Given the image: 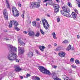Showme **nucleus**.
I'll return each mask as SVG.
<instances>
[{
	"instance_id": "nucleus-22",
	"label": "nucleus",
	"mask_w": 80,
	"mask_h": 80,
	"mask_svg": "<svg viewBox=\"0 0 80 80\" xmlns=\"http://www.w3.org/2000/svg\"><path fill=\"white\" fill-rule=\"evenodd\" d=\"M6 3L7 5V7L8 8H10V4H9V2H8V0H6Z\"/></svg>"
},
{
	"instance_id": "nucleus-3",
	"label": "nucleus",
	"mask_w": 80,
	"mask_h": 80,
	"mask_svg": "<svg viewBox=\"0 0 80 80\" xmlns=\"http://www.w3.org/2000/svg\"><path fill=\"white\" fill-rule=\"evenodd\" d=\"M42 22L43 24V27L46 30H47L49 27V25L48 23L47 22V21L45 19H43L42 20Z\"/></svg>"
},
{
	"instance_id": "nucleus-39",
	"label": "nucleus",
	"mask_w": 80,
	"mask_h": 80,
	"mask_svg": "<svg viewBox=\"0 0 80 80\" xmlns=\"http://www.w3.org/2000/svg\"><path fill=\"white\" fill-rule=\"evenodd\" d=\"M57 21L58 22H60V19L59 18H58L57 19Z\"/></svg>"
},
{
	"instance_id": "nucleus-31",
	"label": "nucleus",
	"mask_w": 80,
	"mask_h": 80,
	"mask_svg": "<svg viewBox=\"0 0 80 80\" xmlns=\"http://www.w3.org/2000/svg\"><path fill=\"white\" fill-rule=\"evenodd\" d=\"M70 61L71 62H73L75 61V59L73 58H72L70 59Z\"/></svg>"
},
{
	"instance_id": "nucleus-63",
	"label": "nucleus",
	"mask_w": 80,
	"mask_h": 80,
	"mask_svg": "<svg viewBox=\"0 0 80 80\" xmlns=\"http://www.w3.org/2000/svg\"><path fill=\"white\" fill-rule=\"evenodd\" d=\"M79 64H80V62H79Z\"/></svg>"
},
{
	"instance_id": "nucleus-29",
	"label": "nucleus",
	"mask_w": 80,
	"mask_h": 80,
	"mask_svg": "<svg viewBox=\"0 0 80 80\" xmlns=\"http://www.w3.org/2000/svg\"><path fill=\"white\" fill-rule=\"evenodd\" d=\"M74 11L76 13H77V14H78V10L76 9H74Z\"/></svg>"
},
{
	"instance_id": "nucleus-33",
	"label": "nucleus",
	"mask_w": 80,
	"mask_h": 80,
	"mask_svg": "<svg viewBox=\"0 0 80 80\" xmlns=\"http://www.w3.org/2000/svg\"><path fill=\"white\" fill-rule=\"evenodd\" d=\"M40 32H41V33H42V35H44V34H45V33L42 30L40 29Z\"/></svg>"
},
{
	"instance_id": "nucleus-26",
	"label": "nucleus",
	"mask_w": 80,
	"mask_h": 80,
	"mask_svg": "<svg viewBox=\"0 0 80 80\" xmlns=\"http://www.w3.org/2000/svg\"><path fill=\"white\" fill-rule=\"evenodd\" d=\"M55 8H58H58H60V6H59V5H58V4H56L55 5Z\"/></svg>"
},
{
	"instance_id": "nucleus-16",
	"label": "nucleus",
	"mask_w": 80,
	"mask_h": 80,
	"mask_svg": "<svg viewBox=\"0 0 80 80\" xmlns=\"http://www.w3.org/2000/svg\"><path fill=\"white\" fill-rule=\"evenodd\" d=\"M52 78L54 80H55L58 78L57 77L55 76V72H53L52 74Z\"/></svg>"
},
{
	"instance_id": "nucleus-12",
	"label": "nucleus",
	"mask_w": 80,
	"mask_h": 80,
	"mask_svg": "<svg viewBox=\"0 0 80 80\" xmlns=\"http://www.w3.org/2000/svg\"><path fill=\"white\" fill-rule=\"evenodd\" d=\"M40 7V2H35L34 7L35 8H39Z\"/></svg>"
},
{
	"instance_id": "nucleus-47",
	"label": "nucleus",
	"mask_w": 80,
	"mask_h": 80,
	"mask_svg": "<svg viewBox=\"0 0 80 80\" xmlns=\"http://www.w3.org/2000/svg\"><path fill=\"white\" fill-rule=\"evenodd\" d=\"M71 50H74V48L73 47H72L71 48Z\"/></svg>"
},
{
	"instance_id": "nucleus-4",
	"label": "nucleus",
	"mask_w": 80,
	"mask_h": 80,
	"mask_svg": "<svg viewBox=\"0 0 80 80\" xmlns=\"http://www.w3.org/2000/svg\"><path fill=\"white\" fill-rule=\"evenodd\" d=\"M69 12H70V11L65 12L64 11H61V13L64 16H66V17H67L69 18L71 16L70 14L69 13Z\"/></svg>"
},
{
	"instance_id": "nucleus-55",
	"label": "nucleus",
	"mask_w": 80,
	"mask_h": 80,
	"mask_svg": "<svg viewBox=\"0 0 80 80\" xmlns=\"http://www.w3.org/2000/svg\"><path fill=\"white\" fill-rule=\"evenodd\" d=\"M52 67H53L54 68H57V67L56 66H52Z\"/></svg>"
},
{
	"instance_id": "nucleus-52",
	"label": "nucleus",
	"mask_w": 80,
	"mask_h": 80,
	"mask_svg": "<svg viewBox=\"0 0 80 80\" xmlns=\"http://www.w3.org/2000/svg\"><path fill=\"white\" fill-rule=\"evenodd\" d=\"M48 47L49 48H51V47H52V46L50 45H48Z\"/></svg>"
},
{
	"instance_id": "nucleus-7",
	"label": "nucleus",
	"mask_w": 80,
	"mask_h": 80,
	"mask_svg": "<svg viewBox=\"0 0 80 80\" xmlns=\"http://www.w3.org/2000/svg\"><path fill=\"white\" fill-rule=\"evenodd\" d=\"M62 8L63 10V11H61V12H62V11H64L65 12H70V9H68L66 6H63L62 7Z\"/></svg>"
},
{
	"instance_id": "nucleus-17",
	"label": "nucleus",
	"mask_w": 80,
	"mask_h": 80,
	"mask_svg": "<svg viewBox=\"0 0 80 80\" xmlns=\"http://www.w3.org/2000/svg\"><path fill=\"white\" fill-rule=\"evenodd\" d=\"M39 48L41 52H43L44 49H45V46H40L39 47Z\"/></svg>"
},
{
	"instance_id": "nucleus-38",
	"label": "nucleus",
	"mask_w": 80,
	"mask_h": 80,
	"mask_svg": "<svg viewBox=\"0 0 80 80\" xmlns=\"http://www.w3.org/2000/svg\"><path fill=\"white\" fill-rule=\"evenodd\" d=\"M71 67H72V68H76V67H77L76 66H74V65H72Z\"/></svg>"
},
{
	"instance_id": "nucleus-13",
	"label": "nucleus",
	"mask_w": 80,
	"mask_h": 80,
	"mask_svg": "<svg viewBox=\"0 0 80 80\" xmlns=\"http://www.w3.org/2000/svg\"><path fill=\"white\" fill-rule=\"evenodd\" d=\"M44 74H46V75H51V73L49 70H47V69H45L44 72L43 73Z\"/></svg>"
},
{
	"instance_id": "nucleus-20",
	"label": "nucleus",
	"mask_w": 80,
	"mask_h": 80,
	"mask_svg": "<svg viewBox=\"0 0 80 80\" xmlns=\"http://www.w3.org/2000/svg\"><path fill=\"white\" fill-rule=\"evenodd\" d=\"M34 6H35V3L32 2L30 3V7L31 8H33L34 7Z\"/></svg>"
},
{
	"instance_id": "nucleus-60",
	"label": "nucleus",
	"mask_w": 80,
	"mask_h": 80,
	"mask_svg": "<svg viewBox=\"0 0 80 80\" xmlns=\"http://www.w3.org/2000/svg\"><path fill=\"white\" fill-rule=\"evenodd\" d=\"M48 3H47V2L46 4V6H47V4H48Z\"/></svg>"
},
{
	"instance_id": "nucleus-53",
	"label": "nucleus",
	"mask_w": 80,
	"mask_h": 80,
	"mask_svg": "<svg viewBox=\"0 0 80 80\" xmlns=\"http://www.w3.org/2000/svg\"><path fill=\"white\" fill-rule=\"evenodd\" d=\"M20 78H21V79H23V76H20Z\"/></svg>"
},
{
	"instance_id": "nucleus-6",
	"label": "nucleus",
	"mask_w": 80,
	"mask_h": 80,
	"mask_svg": "<svg viewBox=\"0 0 80 80\" xmlns=\"http://www.w3.org/2000/svg\"><path fill=\"white\" fill-rule=\"evenodd\" d=\"M3 15H4V18H5L6 20H8V13L7 12V11L6 9H5L3 11Z\"/></svg>"
},
{
	"instance_id": "nucleus-23",
	"label": "nucleus",
	"mask_w": 80,
	"mask_h": 80,
	"mask_svg": "<svg viewBox=\"0 0 80 80\" xmlns=\"http://www.w3.org/2000/svg\"><path fill=\"white\" fill-rule=\"evenodd\" d=\"M52 36L53 37V38L54 39H56H56H57V38L56 37V34H55V32H53L52 33Z\"/></svg>"
},
{
	"instance_id": "nucleus-8",
	"label": "nucleus",
	"mask_w": 80,
	"mask_h": 80,
	"mask_svg": "<svg viewBox=\"0 0 80 80\" xmlns=\"http://www.w3.org/2000/svg\"><path fill=\"white\" fill-rule=\"evenodd\" d=\"M24 52L23 49L22 48H20V50H19V55L20 57H22V56L23 55Z\"/></svg>"
},
{
	"instance_id": "nucleus-62",
	"label": "nucleus",
	"mask_w": 80,
	"mask_h": 80,
	"mask_svg": "<svg viewBox=\"0 0 80 80\" xmlns=\"http://www.w3.org/2000/svg\"><path fill=\"white\" fill-rule=\"evenodd\" d=\"M18 48H19V49L20 48V46H19V47H18Z\"/></svg>"
},
{
	"instance_id": "nucleus-27",
	"label": "nucleus",
	"mask_w": 80,
	"mask_h": 80,
	"mask_svg": "<svg viewBox=\"0 0 80 80\" xmlns=\"http://www.w3.org/2000/svg\"><path fill=\"white\" fill-rule=\"evenodd\" d=\"M32 25L34 27H35L36 26V22H32Z\"/></svg>"
},
{
	"instance_id": "nucleus-36",
	"label": "nucleus",
	"mask_w": 80,
	"mask_h": 80,
	"mask_svg": "<svg viewBox=\"0 0 80 80\" xmlns=\"http://www.w3.org/2000/svg\"><path fill=\"white\" fill-rule=\"evenodd\" d=\"M18 5L19 7H22V5H21L20 2H18Z\"/></svg>"
},
{
	"instance_id": "nucleus-35",
	"label": "nucleus",
	"mask_w": 80,
	"mask_h": 80,
	"mask_svg": "<svg viewBox=\"0 0 80 80\" xmlns=\"http://www.w3.org/2000/svg\"><path fill=\"white\" fill-rule=\"evenodd\" d=\"M75 62L76 63H77V64L79 63V60H75Z\"/></svg>"
},
{
	"instance_id": "nucleus-10",
	"label": "nucleus",
	"mask_w": 80,
	"mask_h": 80,
	"mask_svg": "<svg viewBox=\"0 0 80 80\" xmlns=\"http://www.w3.org/2000/svg\"><path fill=\"white\" fill-rule=\"evenodd\" d=\"M38 69L41 72H42V73H43L46 69H45L44 67L41 66L39 67Z\"/></svg>"
},
{
	"instance_id": "nucleus-24",
	"label": "nucleus",
	"mask_w": 80,
	"mask_h": 80,
	"mask_svg": "<svg viewBox=\"0 0 80 80\" xmlns=\"http://www.w3.org/2000/svg\"><path fill=\"white\" fill-rule=\"evenodd\" d=\"M71 50V45H70L67 48V50L68 51H69V50Z\"/></svg>"
},
{
	"instance_id": "nucleus-51",
	"label": "nucleus",
	"mask_w": 80,
	"mask_h": 80,
	"mask_svg": "<svg viewBox=\"0 0 80 80\" xmlns=\"http://www.w3.org/2000/svg\"><path fill=\"white\" fill-rule=\"evenodd\" d=\"M57 43H54V46H55V47H56V46H57Z\"/></svg>"
},
{
	"instance_id": "nucleus-34",
	"label": "nucleus",
	"mask_w": 80,
	"mask_h": 80,
	"mask_svg": "<svg viewBox=\"0 0 80 80\" xmlns=\"http://www.w3.org/2000/svg\"><path fill=\"white\" fill-rule=\"evenodd\" d=\"M26 76H27V77H24V78H28V77H30V76H31V75H30V74H29L27 73L26 75Z\"/></svg>"
},
{
	"instance_id": "nucleus-15",
	"label": "nucleus",
	"mask_w": 80,
	"mask_h": 80,
	"mask_svg": "<svg viewBox=\"0 0 80 80\" xmlns=\"http://www.w3.org/2000/svg\"><path fill=\"white\" fill-rule=\"evenodd\" d=\"M18 25V23L17 22V24L16 23V24H15L14 27V28L16 30H17V31H19V30H20V29L17 27Z\"/></svg>"
},
{
	"instance_id": "nucleus-19",
	"label": "nucleus",
	"mask_w": 80,
	"mask_h": 80,
	"mask_svg": "<svg viewBox=\"0 0 80 80\" xmlns=\"http://www.w3.org/2000/svg\"><path fill=\"white\" fill-rule=\"evenodd\" d=\"M72 15L73 18H76V17H77V14L76 13H75L74 12H72Z\"/></svg>"
},
{
	"instance_id": "nucleus-40",
	"label": "nucleus",
	"mask_w": 80,
	"mask_h": 80,
	"mask_svg": "<svg viewBox=\"0 0 80 80\" xmlns=\"http://www.w3.org/2000/svg\"><path fill=\"white\" fill-rule=\"evenodd\" d=\"M78 4V7H80V2H77Z\"/></svg>"
},
{
	"instance_id": "nucleus-46",
	"label": "nucleus",
	"mask_w": 80,
	"mask_h": 80,
	"mask_svg": "<svg viewBox=\"0 0 80 80\" xmlns=\"http://www.w3.org/2000/svg\"><path fill=\"white\" fill-rule=\"evenodd\" d=\"M16 62H19L20 61H19V60H18V59H17L16 60Z\"/></svg>"
},
{
	"instance_id": "nucleus-42",
	"label": "nucleus",
	"mask_w": 80,
	"mask_h": 80,
	"mask_svg": "<svg viewBox=\"0 0 80 80\" xmlns=\"http://www.w3.org/2000/svg\"><path fill=\"white\" fill-rule=\"evenodd\" d=\"M36 76H33L32 78H33L34 80H36Z\"/></svg>"
},
{
	"instance_id": "nucleus-14",
	"label": "nucleus",
	"mask_w": 80,
	"mask_h": 80,
	"mask_svg": "<svg viewBox=\"0 0 80 80\" xmlns=\"http://www.w3.org/2000/svg\"><path fill=\"white\" fill-rule=\"evenodd\" d=\"M33 55V52H29L27 55V57H30V58H32V56Z\"/></svg>"
},
{
	"instance_id": "nucleus-59",
	"label": "nucleus",
	"mask_w": 80,
	"mask_h": 80,
	"mask_svg": "<svg viewBox=\"0 0 80 80\" xmlns=\"http://www.w3.org/2000/svg\"><path fill=\"white\" fill-rule=\"evenodd\" d=\"M36 20H37V21H39L40 20V19L38 18L36 19Z\"/></svg>"
},
{
	"instance_id": "nucleus-18",
	"label": "nucleus",
	"mask_w": 80,
	"mask_h": 80,
	"mask_svg": "<svg viewBox=\"0 0 80 80\" xmlns=\"http://www.w3.org/2000/svg\"><path fill=\"white\" fill-rule=\"evenodd\" d=\"M28 35H29V36H34L35 33L33 31H30L29 32Z\"/></svg>"
},
{
	"instance_id": "nucleus-48",
	"label": "nucleus",
	"mask_w": 80,
	"mask_h": 80,
	"mask_svg": "<svg viewBox=\"0 0 80 80\" xmlns=\"http://www.w3.org/2000/svg\"><path fill=\"white\" fill-rule=\"evenodd\" d=\"M77 38L78 39H79L80 38V36H79L78 35H77Z\"/></svg>"
},
{
	"instance_id": "nucleus-9",
	"label": "nucleus",
	"mask_w": 80,
	"mask_h": 80,
	"mask_svg": "<svg viewBox=\"0 0 80 80\" xmlns=\"http://www.w3.org/2000/svg\"><path fill=\"white\" fill-rule=\"evenodd\" d=\"M15 68V71L16 72H20L22 70V69L20 68V66L18 65H15L14 67Z\"/></svg>"
},
{
	"instance_id": "nucleus-49",
	"label": "nucleus",
	"mask_w": 80,
	"mask_h": 80,
	"mask_svg": "<svg viewBox=\"0 0 80 80\" xmlns=\"http://www.w3.org/2000/svg\"><path fill=\"white\" fill-rule=\"evenodd\" d=\"M47 17H50V15L48 14H47Z\"/></svg>"
},
{
	"instance_id": "nucleus-11",
	"label": "nucleus",
	"mask_w": 80,
	"mask_h": 80,
	"mask_svg": "<svg viewBox=\"0 0 80 80\" xmlns=\"http://www.w3.org/2000/svg\"><path fill=\"white\" fill-rule=\"evenodd\" d=\"M66 54L65 52H62L58 53V56L60 57H65V56Z\"/></svg>"
},
{
	"instance_id": "nucleus-56",
	"label": "nucleus",
	"mask_w": 80,
	"mask_h": 80,
	"mask_svg": "<svg viewBox=\"0 0 80 80\" xmlns=\"http://www.w3.org/2000/svg\"><path fill=\"white\" fill-rule=\"evenodd\" d=\"M4 39L6 40H9V39L8 38H4Z\"/></svg>"
},
{
	"instance_id": "nucleus-21",
	"label": "nucleus",
	"mask_w": 80,
	"mask_h": 80,
	"mask_svg": "<svg viewBox=\"0 0 80 80\" xmlns=\"http://www.w3.org/2000/svg\"><path fill=\"white\" fill-rule=\"evenodd\" d=\"M18 42L19 43L22 45H25V43L23 42L22 41H21L20 39L18 40Z\"/></svg>"
},
{
	"instance_id": "nucleus-61",
	"label": "nucleus",
	"mask_w": 80,
	"mask_h": 80,
	"mask_svg": "<svg viewBox=\"0 0 80 80\" xmlns=\"http://www.w3.org/2000/svg\"><path fill=\"white\" fill-rule=\"evenodd\" d=\"M38 2L40 3V0H38Z\"/></svg>"
},
{
	"instance_id": "nucleus-28",
	"label": "nucleus",
	"mask_w": 80,
	"mask_h": 80,
	"mask_svg": "<svg viewBox=\"0 0 80 80\" xmlns=\"http://www.w3.org/2000/svg\"><path fill=\"white\" fill-rule=\"evenodd\" d=\"M54 12H55V13H57L59 12V9H58V8H55V9Z\"/></svg>"
},
{
	"instance_id": "nucleus-57",
	"label": "nucleus",
	"mask_w": 80,
	"mask_h": 80,
	"mask_svg": "<svg viewBox=\"0 0 80 80\" xmlns=\"http://www.w3.org/2000/svg\"><path fill=\"white\" fill-rule=\"evenodd\" d=\"M55 80H62L58 78L56 79H55Z\"/></svg>"
},
{
	"instance_id": "nucleus-25",
	"label": "nucleus",
	"mask_w": 80,
	"mask_h": 80,
	"mask_svg": "<svg viewBox=\"0 0 80 80\" xmlns=\"http://www.w3.org/2000/svg\"><path fill=\"white\" fill-rule=\"evenodd\" d=\"M68 5L69 6V7H72V4L70 2H68Z\"/></svg>"
},
{
	"instance_id": "nucleus-54",
	"label": "nucleus",
	"mask_w": 80,
	"mask_h": 80,
	"mask_svg": "<svg viewBox=\"0 0 80 80\" xmlns=\"http://www.w3.org/2000/svg\"><path fill=\"white\" fill-rule=\"evenodd\" d=\"M56 2H57L58 3H59L60 2V1L59 0H56Z\"/></svg>"
},
{
	"instance_id": "nucleus-64",
	"label": "nucleus",
	"mask_w": 80,
	"mask_h": 80,
	"mask_svg": "<svg viewBox=\"0 0 80 80\" xmlns=\"http://www.w3.org/2000/svg\"><path fill=\"white\" fill-rule=\"evenodd\" d=\"M69 73H72V72H69Z\"/></svg>"
},
{
	"instance_id": "nucleus-44",
	"label": "nucleus",
	"mask_w": 80,
	"mask_h": 80,
	"mask_svg": "<svg viewBox=\"0 0 80 80\" xmlns=\"http://www.w3.org/2000/svg\"><path fill=\"white\" fill-rule=\"evenodd\" d=\"M9 75H10V76H11V77L12 76V73L11 72H9L8 74Z\"/></svg>"
},
{
	"instance_id": "nucleus-45",
	"label": "nucleus",
	"mask_w": 80,
	"mask_h": 80,
	"mask_svg": "<svg viewBox=\"0 0 80 80\" xmlns=\"http://www.w3.org/2000/svg\"><path fill=\"white\" fill-rule=\"evenodd\" d=\"M23 33H24V34H27L28 33V32H26V31H24L23 32Z\"/></svg>"
},
{
	"instance_id": "nucleus-58",
	"label": "nucleus",
	"mask_w": 80,
	"mask_h": 80,
	"mask_svg": "<svg viewBox=\"0 0 80 80\" xmlns=\"http://www.w3.org/2000/svg\"><path fill=\"white\" fill-rule=\"evenodd\" d=\"M57 50H60V48H57Z\"/></svg>"
},
{
	"instance_id": "nucleus-32",
	"label": "nucleus",
	"mask_w": 80,
	"mask_h": 80,
	"mask_svg": "<svg viewBox=\"0 0 80 80\" xmlns=\"http://www.w3.org/2000/svg\"><path fill=\"white\" fill-rule=\"evenodd\" d=\"M39 35H40V33H39L38 32L36 34V35H35V36H36V37H38Z\"/></svg>"
},
{
	"instance_id": "nucleus-43",
	"label": "nucleus",
	"mask_w": 80,
	"mask_h": 80,
	"mask_svg": "<svg viewBox=\"0 0 80 80\" xmlns=\"http://www.w3.org/2000/svg\"><path fill=\"white\" fill-rule=\"evenodd\" d=\"M35 52L36 53H37V54H39V52H38V50H36Z\"/></svg>"
},
{
	"instance_id": "nucleus-2",
	"label": "nucleus",
	"mask_w": 80,
	"mask_h": 80,
	"mask_svg": "<svg viewBox=\"0 0 80 80\" xmlns=\"http://www.w3.org/2000/svg\"><path fill=\"white\" fill-rule=\"evenodd\" d=\"M12 10L13 15L14 17H18V16H19L18 11L17 9L15 7H13L12 8Z\"/></svg>"
},
{
	"instance_id": "nucleus-50",
	"label": "nucleus",
	"mask_w": 80,
	"mask_h": 80,
	"mask_svg": "<svg viewBox=\"0 0 80 80\" xmlns=\"http://www.w3.org/2000/svg\"><path fill=\"white\" fill-rule=\"evenodd\" d=\"M21 16L22 18H24V14H22L21 15Z\"/></svg>"
},
{
	"instance_id": "nucleus-1",
	"label": "nucleus",
	"mask_w": 80,
	"mask_h": 80,
	"mask_svg": "<svg viewBox=\"0 0 80 80\" xmlns=\"http://www.w3.org/2000/svg\"><path fill=\"white\" fill-rule=\"evenodd\" d=\"M8 50L10 51L9 53L8 56V58L9 60L13 61L17 59V55L16 53L17 51V48L15 47H13L12 45H8Z\"/></svg>"
},
{
	"instance_id": "nucleus-30",
	"label": "nucleus",
	"mask_w": 80,
	"mask_h": 80,
	"mask_svg": "<svg viewBox=\"0 0 80 80\" xmlns=\"http://www.w3.org/2000/svg\"><path fill=\"white\" fill-rule=\"evenodd\" d=\"M68 42V41L67 40H66L65 41H64L62 42V43H67Z\"/></svg>"
},
{
	"instance_id": "nucleus-5",
	"label": "nucleus",
	"mask_w": 80,
	"mask_h": 80,
	"mask_svg": "<svg viewBox=\"0 0 80 80\" xmlns=\"http://www.w3.org/2000/svg\"><path fill=\"white\" fill-rule=\"evenodd\" d=\"M16 24H17V21H11L10 22V23L9 25V28H12V25H15Z\"/></svg>"
},
{
	"instance_id": "nucleus-41",
	"label": "nucleus",
	"mask_w": 80,
	"mask_h": 80,
	"mask_svg": "<svg viewBox=\"0 0 80 80\" xmlns=\"http://www.w3.org/2000/svg\"><path fill=\"white\" fill-rule=\"evenodd\" d=\"M47 1H52V0H45L43 1V2H47Z\"/></svg>"
},
{
	"instance_id": "nucleus-37",
	"label": "nucleus",
	"mask_w": 80,
	"mask_h": 80,
	"mask_svg": "<svg viewBox=\"0 0 80 80\" xmlns=\"http://www.w3.org/2000/svg\"><path fill=\"white\" fill-rule=\"evenodd\" d=\"M36 80H40V78L37 76H36Z\"/></svg>"
}]
</instances>
